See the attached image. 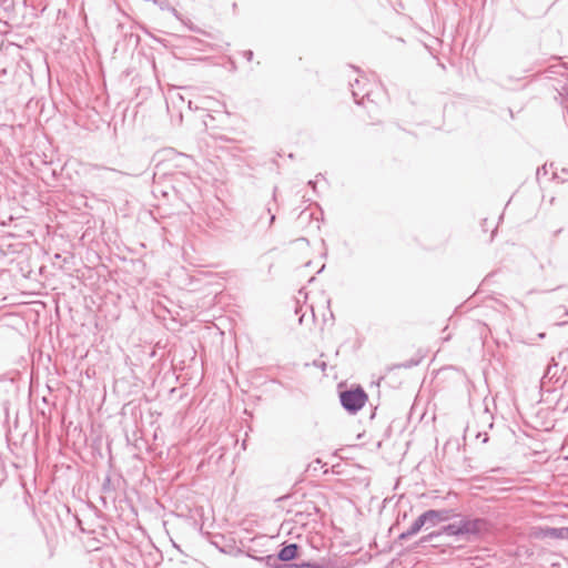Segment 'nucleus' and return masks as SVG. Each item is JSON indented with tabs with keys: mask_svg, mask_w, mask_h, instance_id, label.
<instances>
[{
	"mask_svg": "<svg viewBox=\"0 0 568 568\" xmlns=\"http://www.w3.org/2000/svg\"><path fill=\"white\" fill-rule=\"evenodd\" d=\"M440 532L443 535H447V536H455V537L464 536L460 520L458 523H452V524L443 526L440 528Z\"/></svg>",
	"mask_w": 568,
	"mask_h": 568,
	"instance_id": "0eeeda50",
	"label": "nucleus"
},
{
	"mask_svg": "<svg viewBox=\"0 0 568 568\" xmlns=\"http://www.w3.org/2000/svg\"><path fill=\"white\" fill-rule=\"evenodd\" d=\"M481 423L484 424H487L489 428H493L494 426V417L493 415L490 414L489 409L487 407H485L484 412L480 414L479 416Z\"/></svg>",
	"mask_w": 568,
	"mask_h": 568,
	"instance_id": "1a4fd4ad",
	"label": "nucleus"
},
{
	"mask_svg": "<svg viewBox=\"0 0 568 568\" xmlns=\"http://www.w3.org/2000/svg\"><path fill=\"white\" fill-rule=\"evenodd\" d=\"M481 436H483V443H487V442H488V439H489V437H488L487 433L478 432V433L476 434V438H480Z\"/></svg>",
	"mask_w": 568,
	"mask_h": 568,
	"instance_id": "412c9836",
	"label": "nucleus"
},
{
	"mask_svg": "<svg viewBox=\"0 0 568 568\" xmlns=\"http://www.w3.org/2000/svg\"><path fill=\"white\" fill-rule=\"evenodd\" d=\"M276 190H277V187H275V189H274L273 200H275V199H276Z\"/></svg>",
	"mask_w": 568,
	"mask_h": 568,
	"instance_id": "393cba45",
	"label": "nucleus"
},
{
	"mask_svg": "<svg viewBox=\"0 0 568 568\" xmlns=\"http://www.w3.org/2000/svg\"><path fill=\"white\" fill-rule=\"evenodd\" d=\"M422 529H429L425 514H420L410 527L398 536V540H407L418 534Z\"/></svg>",
	"mask_w": 568,
	"mask_h": 568,
	"instance_id": "39448f33",
	"label": "nucleus"
},
{
	"mask_svg": "<svg viewBox=\"0 0 568 568\" xmlns=\"http://www.w3.org/2000/svg\"><path fill=\"white\" fill-rule=\"evenodd\" d=\"M557 371H558V364L549 365V366L547 367V371H546V373H545V376H544V377L552 378V377H555V376H556Z\"/></svg>",
	"mask_w": 568,
	"mask_h": 568,
	"instance_id": "9b49d317",
	"label": "nucleus"
},
{
	"mask_svg": "<svg viewBox=\"0 0 568 568\" xmlns=\"http://www.w3.org/2000/svg\"><path fill=\"white\" fill-rule=\"evenodd\" d=\"M308 185L312 186L315 190V182L314 181H308Z\"/></svg>",
	"mask_w": 568,
	"mask_h": 568,
	"instance_id": "5701e85b",
	"label": "nucleus"
},
{
	"mask_svg": "<svg viewBox=\"0 0 568 568\" xmlns=\"http://www.w3.org/2000/svg\"><path fill=\"white\" fill-rule=\"evenodd\" d=\"M429 542H432V539H428L427 535H425L418 541L415 542L414 548L424 547L426 544Z\"/></svg>",
	"mask_w": 568,
	"mask_h": 568,
	"instance_id": "ddd939ff",
	"label": "nucleus"
},
{
	"mask_svg": "<svg viewBox=\"0 0 568 568\" xmlns=\"http://www.w3.org/2000/svg\"><path fill=\"white\" fill-rule=\"evenodd\" d=\"M298 568H325L323 565L316 562H302L298 564Z\"/></svg>",
	"mask_w": 568,
	"mask_h": 568,
	"instance_id": "f8f14e48",
	"label": "nucleus"
},
{
	"mask_svg": "<svg viewBox=\"0 0 568 568\" xmlns=\"http://www.w3.org/2000/svg\"><path fill=\"white\" fill-rule=\"evenodd\" d=\"M178 165L186 169L190 164H192V159L185 154H179L176 156Z\"/></svg>",
	"mask_w": 568,
	"mask_h": 568,
	"instance_id": "9d476101",
	"label": "nucleus"
},
{
	"mask_svg": "<svg viewBox=\"0 0 568 568\" xmlns=\"http://www.w3.org/2000/svg\"><path fill=\"white\" fill-rule=\"evenodd\" d=\"M361 81L358 79L355 80V83H351V87H352V94L354 97V100L357 104H363L364 103V99L366 98L367 100H369V92H365L362 97V99L359 100L358 99V95L359 93L357 92V90L354 88L355 85H359Z\"/></svg>",
	"mask_w": 568,
	"mask_h": 568,
	"instance_id": "6e6552de",
	"label": "nucleus"
},
{
	"mask_svg": "<svg viewBox=\"0 0 568 568\" xmlns=\"http://www.w3.org/2000/svg\"><path fill=\"white\" fill-rule=\"evenodd\" d=\"M541 171H542V173L547 174L546 165H544V166H541L540 169L537 170V175H539Z\"/></svg>",
	"mask_w": 568,
	"mask_h": 568,
	"instance_id": "4be33fe9",
	"label": "nucleus"
},
{
	"mask_svg": "<svg viewBox=\"0 0 568 568\" xmlns=\"http://www.w3.org/2000/svg\"><path fill=\"white\" fill-rule=\"evenodd\" d=\"M339 400L343 408L351 413L356 414L365 405L367 394L362 387L346 389L339 393Z\"/></svg>",
	"mask_w": 568,
	"mask_h": 568,
	"instance_id": "f257e3e1",
	"label": "nucleus"
},
{
	"mask_svg": "<svg viewBox=\"0 0 568 568\" xmlns=\"http://www.w3.org/2000/svg\"><path fill=\"white\" fill-rule=\"evenodd\" d=\"M242 54H243V57H244L247 61H252L253 55H254V53H253V51H252V50H245V51H243V53H242Z\"/></svg>",
	"mask_w": 568,
	"mask_h": 568,
	"instance_id": "a211bd4d",
	"label": "nucleus"
},
{
	"mask_svg": "<svg viewBox=\"0 0 568 568\" xmlns=\"http://www.w3.org/2000/svg\"><path fill=\"white\" fill-rule=\"evenodd\" d=\"M275 568H298V564H292V562L282 564L280 566H276Z\"/></svg>",
	"mask_w": 568,
	"mask_h": 568,
	"instance_id": "6ab92c4d",
	"label": "nucleus"
},
{
	"mask_svg": "<svg viewBox=\"0 0 568 568\" xmlns=\"http://www.w3.org/2000/svg\"><path fill=\"white\" fill-rule=\"evenodd\" d=\"M559 93L568 99V78L566 79V82L561 87Z\"/></svg>",
	"mask_w": 568,
	"mask_h": 568,
	"instance_id": "dca6fc26",
	"label": "nucleus"
},
{
	"mask_svg": "<svg viewBox=\"0 0 568 568\" xmlns=\"http://www.w3.org/2000/svg\"><path fill=\"white\" fill-rule=\"evenodd\" d=\"M264 211L270 214L268 226H271L274 223V221H275V215L271 213V209L270 207H266Z\"/></svg>",
	"mask_w": 568,
	"mask_h": 568,
	"instance_id": "aec40b11",
	"label": "nucleus"
},
{
	"mask_svg": "<svg viewBox=\"0 0 568 568\" xmlns=\"http://www.w3.org/2000/svg\"><path fill=\"white\" fill-rule=\"evenodd\" d=\"M443 534L440 532V529H438V530H435V531H432V532L427 534V538L432 539V541H434L437 538H439Z\"/></svg>",
	"mask_w": 568,
	"mask_h": 568,
	"instance_id": "2eb2a0df",
	"label": "nucleus"
},
{
	"mask_svg": "<svg viewBox=\"0 0 568 568\" xmlns=\"http://www.w3.org/2000/svg\"><path fill=\"white\" fill-rule=\"evenodd\" d=\"M6 73H7L6 69H2V70L0 71V77H1V75H4Z\"/></svg>",
	"mask_w": 568,
	"mask_h": 568,
	"instance_id": "b1692460",
	"label": "nucleus"
},
{
	"mask_svg": "<svg viewBox=\"0 0 568 568\" xmlns=\"http://www.w3.org/2000/svg\"><path fill=\"white\" fill-rule=\"evenodd\" d=\"M300 546L295 542L284 545L276 555H268L261 560H265L266 565L271 568H275L276 566L283 564H288L293 559H296L300 555Z\"/></svg>",
	"mask_w": 568,
	"mask_h": 568,
	"instance_id": "f03ea898",
	"label": "nucleus"
},
{
	"mask_svg": "<svg viewBox=\"0 0 568 568\" xmlns=\"http://www.w3.org/2000/svg\"><path fill=\"white\" fill-rule=\"evenodd\" d=\"M418 364H419V361L410 359V361H406V362L399 364L398 367L410 368V367L416 366Z\"/></svg>",
	"mask_w": 568,
	"mask_h": 568,
	"instance_id": "4468645a",
	"label": "nucleus"
},
{
	"mask_svg": "<svg viewBox=\"0 0 568 568\" xmlns=\"http://www.w3.org/2000/svg\"><path fill=\"white\" fill-rule=\"evenodd\" d=\"M429 528L435 527L439 523L448 521L455 517H459L453 509H428L424 511Z\"/></svg>",
	"mask_w": 568,
	"mask_h": 568,
	"instance_id": "20e7f679",
	"label": "nucleus"
},
{
	"mask_svg": "<svg viewBox=\"0 0 568 568\" xmlns=\"http://www.w3.org/2000/svg\"><path fill=\"white\" fill-rule=\"evenodd\" d=\"M459 517L464 536H480L483 534L488 532L491 528L490 521L486 518H470L462 515H459Z\"/></svg>",
	"mask_w": 568,
	"mask_h": 568,
	"instance_id": "7ed1b4c3",
	"label": "nucleus"
},
{
	"mask_svg": "<svg viewBox=\"0 0 568 568\" xmlns=\"http://www.w3.org/2000/svg\"><path fill=\"white\" fill-rule=\"evenodd\" d=\"M313 364H314V366H316V367L321 368L323 372H325L326 366H327V365H326V362H324V361H320V359L314 361V363H313Z\"/></svg>",
	"mask_w": 568,
	"mask_h": 568,
	"instance_id": "f3484780",
	"label": "nucleus"
},
{
	"mask_svg": "<svg viewBox=\"0 0 568 568\" xmlns=\"http://www.w3.org/2000/svg\"><path fill=\"white\" fill-rule=\"evenodd\" d=\"M542 537L554 538V539H567L568 540V527H545L541 528Z\"/></svg>",
	"mask_w": 568,
	"mask_h": 568,
	"instance_id": "423d86ee",
	"label": "nucleus"
}]
</instances>
